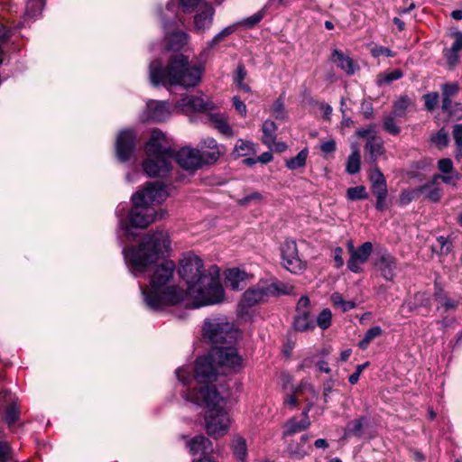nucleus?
<instances>
[{
	"instance_id": "f257e3e1",
	"label": "nucleus",
	"mask_w": 462,
	"mask_h": 462,
	"mask_svg": "<svg viewBox=\"0 0 462 462\" xmlns=\"http://www.w3.org/2000/svg\"><path fill=\"white\" fill-rule=\"evenodd\" d=\"M179 273L188 285L187 291H184V299H189L193 308L223 301L224 289L220 283V272L217 266L211 265L205 270L199 256L188 254L180 262Z\"/></svg>"
},
{
	"instance_id": "f03ea898",
	"label": "nucleus",
	"mask_w": 462,
	"mask_h": 462,
	"mask_svg": "<svg viewBox=\"0 0 462 462\" xmlns=\"http://www.w3.org/2000/svg\"><path fill=\"white\" fill-rule=\"evenodd\" d=\"M242 367L243 358L231 344L227 346H214L207 356L197 359L194 379L201 386L210 385L219 374L236 373ZM176 375L184 385H189L193 380L189 367L177 369Z\"/></svg>"
},
{
	"instance_id": "7ed1b4c3",
	"label": "nucleus",
	"mask_w": 462,
	"mask_h": 462,
	"mask_svg": "<svg viewBox=\"0 0 462 462\" xmlns=\"http://www.w3.org/2000/svg\"><path fill=\"white\" fill-rule=\"evenodd\" d=\"M203 70L200 64L191 65L188 56L176 54L165 67L159 60H152L149 65V79L153 86H179L188 89L200 83Z\"/></svg>"
},
{
	"instance_id": "20e7f679",
	"label": "nucleus",
	"mask_w": 462,
	"mask_h": 462,
	"mask_svg": "<svg viewBox=\"0 0 462 462\" xmlns=\"http://www.w3.org/2000/svg\"><path fill=\"white\" fill-rule=\"evenodd\" d=\"M185 398L206 409L205 428L209 436L218 439L226 434L230 420L225 409L226 402L215 386L203 385L198 391L188 390Z\"/></svg>"
},
{
	"instance_id": "39448f33",
	"label": "nucleus",
	"mask_w": 462,
	"mask_h": 462,
	"mask_svg": "<svg viewBox=\"0 0 462 462\" xmlns=\"http://www.w3.org/2000/svg\"><path fill=\"white\" fill-rule=\"evenodd\" d=\"M175 263L165 261L158 265L153 272L149 291L141 288L142 294L148 308L157 310L165 305H175L184 300V291L177 286H169L173 278Z\"/></svg>"
},
{
	"instance_id": "423d86ee",
	"label": "nucleus",
	"mask_w": 462,
	"mask_h": 462,
	"mask_svg": "<svg viewBox=\"0 0 462 462\" xmlns=\"http://www.w3.org/2000/svg\"><path fill=\"white\" fill-rule=\"evenodd\" d=\"M171 249L169 235L163 231L147 234L136 247L124 248L123 254L132 272L137 275L146 272L148 267Z\"/></svg>"
},
{
	"instance_id": "0eeeda50",
	"label": "nucleus",
	"mask_w": 462,
	"mask_h": 462,
	"mask_svg": "<svg viewBox=\"0 0 462 462\" xmlns=\"http://www.w3.org/2000/svg\"><path fill=\"white\" fill-rule=\"evenodd\" d=\"M146 158L143 170L149 177H164L171 170L174 151L168 146L167 137L162 131L154 129L144 146Z\"/></svg>"
},
{
	"instance_id": "6e6552de",
	"label": "nucleus",
	"mask_w": 462,
	"mask_h": 462,
	"mask_svg": "<svg viewBox=\"0 0 462 462\" xmlns=\"http://www.w3.org/2000/svg\"><path fill=\"white\" fill-rule=\"evenodd\" d=\"M203 335L212 344H232L238 337L235 324L225 316L207 319L203 324Z\"/></svg>"
},
{
	"instance_id": "1a4fd4ad",
	"label": "nucleus",
	"mask_w": 462,
	"mask_h": 462,
	"mask_svg": "<svg viewBox=\"0 0 462 462\" xmlns=\"http://www.w3.org/2000/svg\"><path fill=\"white\" fill-rule=\"evenodd\" d=\"M133 208L129 213V224L120 220V226L125 230V236H131V227L144 228L156 218H162L163 213H156L152 207H146L138 196H133Z\"/></svg>"
},
{
	"instance_id": "9d476101",
	"label": "nucleus",
	"mask_w": 462,
	"mask_h": 462,
	"mask_svg": "<svg viewBox=\"0 0 462 462\" xmlns=\"http://www.w3.org/2000/svg\"><path fill=\"white\" fill-rule=\"evenodd\" d=\"M270 288L266 282H260L256 285L246 290L237 306L239 315L246 313L247 309L266 300L269 298Z\"/></svg>"
},
{
	"instance_id": "9b49d317",
	"label": "nucleus",
	"mask_w": 462,
	"mask_h": 462,
	"mask_svg": "<svg viewBox=\"0 0 462 462\" xmlns=\"http://www.w3.org/2000/svg\"><path fill=\"white\" fill-rule=\"evenodd\" d=\"M282 265L292 273H300L306 269L298 253L297 244L293 240H286L281 247Z\"/></svg>"
},
{
	"instance_id": "f8f14e48",
	"label": "nucleus",
	"mask_w": 462,
	"mask_h": 462,
	"mask_svg": "<svg viewBox=\"0 0 462 462\" xmlns=\"http://www.w3.org/2000/svg\"><path fill=\"white\" fill-rule=\"evenodd\" d=\"M207 156L205 152H199L190 147H183L177 152H174L173 158L179 165L185 170H197L205 162Z\"/></svg>"
},
{
	"instance_id": "ddd939ff",
	"label": "nucleus",
	"mask_w": 462,
	"mask_h": 462,
	"mask_svg": "<svg viewBox=\"0 0 462 462\" xmlns=\"http://www.w3.org/2000/svg\"><path fill=\"white\" fill-rule=\"evenodd\" d=\"M133 196H138L143 205L152 207V204L163 202L169 196L166 187L161 181L148 182L145 188Z\"/></svg>"
},
{
	"instance_id": "4468645a",
	"label": "nucleus",
	"mask_w": 462,
	"mask_h": 462,
	"mask_svg": "<svg viewBox=\"0 0 462 462\" xmlns=\"http://www.w3.org/2000/svg\"><path fill=\"white\" fill-rule=\"evenodd\" d=\"M314 327V319L310 311V299L307 296H302L296 306L293 328L297 331H308L313 329Z\"/></svg>"
},
{
	"instance_id": "2eb2a0df",
	"label": "nucleus",
	"mask_w": 462,
	"mask_h": 462,
	"mask_svg": "<svg viewBox=\"0 0 462 462\" xmlns=\"http://www.w3.org/2000/svg\"><path fill=\"white\" fill-rule=\"evenodd\" d=\"M136 135L133 130L121 131L116 138V156L120 162H126L130 159L135 148Z\"/></svg>"
},
{
	"instance_id": "dca6fc26",
	"label": "nucleus",
	"mask_w": 462,
	"mask_h": 462,
	"mask_svg": "<svg viewBox=\"0 0 462 462\" xmlns=\"http://www.w3.org/2000/svg\"><path fill=\"white\" fill-rule=\"evenodd\" d=\"M372 251L371 242H365L356 249H350V258L347 261L348 269L355 273H360L363 271L362 266L367 262Z\"/></svg>"
},
{
	"instance_id": "f3484780",
	"label": "nucleus",
	"mask_w": 462,
	"mask_h": 462,
	"mask_svg": "<svg viewBox=\"0 0 462 462\" xmlns=\"http://www.w3.org/2000/svg\"><path fill=\"white\" fill-rule=\"evenodd\" d=\"M176 107L182 112H204L212 110L214 104L203 96H185L177 102Z\"/></svg>"
},
{
	"instance_id": "a211bd4d",
	"label": "nucleus",
	"mask_w": 462,
	"mask_h": 462,
	"mask_svg": "<svg viewBox=\"0 0 462 462\" xmlns=\"http://www.w3.org/2000/svg\"><path fill=\"white\" fill-rule=\"evenodd\" d=\"M215 11L212 5L203 4L199 6L193 18V30L197 33H203L212 25Z\"/></svg>"
},
{
	"instance_id": "6ab92c4d",
	"label": "nucleus",
	"mask_w": 462,
	"mask_h": 462,
	"mask_svg": "<svg viewBox=\"0 0 462 462\" xmlns=\"http://www.w3.org/2000/svg\"><path fill=\"white\" fill-rule=\"evenodd\" d=\"M170 116L171 111L167 102L151 100L146 105V108L143 115V120L161 122L169 118Z\"/></svg>"
},
{
	"instance_id": "aec40b11",
	"label": "nucleus",
	"mask_w": 462,
	"mask_h": 462,
	"mask_svg": "<svg viewBox=\"0 0 462 462\" xmlns=\"http://www.w3.org/2000/svg\"><path fill=\"white\" fill-rule=\"evenodd\" d=\"M374 265L385 280L392 281L393 279L396 263L394 257L389 253L383 251L374 262Z\"/></svg>"
},
{
	"instance_id": "412c9836",
	"label": "nucleus",
	"mask_w": 462,
	"mask_h": 462,
	"mask_svg": "<svg viewBox=\"0 0 462 462\" xmlns=\"http://www.w3.org/2000/svg\"><path fill=\"white\" fill-rule=\"evenodd\" d=\"M330 60L347 75H353L359 69L358 64L352 58L337 49L332 51Z\"/></svg>"
},
{
	"instance_id": "4be33fe9",
	"label": "nucleus",
	"mask_w": 462,
	"mask_h": 462,
	"mask_svg": "<svg viewBox=\"0 0 462 462\" xmlns=\"http://www.w3.org/2000/svg\"><path fill=\"white\" fill-rule=\"evenodd\" d=\"M187 447L192 455H207L213 451L211 441L203 435L195 436L189 439Z\"/></svg>"
},
{
	"instance_id": "5701e85b",
	"label": "nucleus",
	"mask_w": 462,
	"mask_h": 462,
	"mask_svg": "<svg viewBox=\"0 0 462 462\" xmlns=\"http://www.w3.org/2000/svg\"><path fill=\"white\" fill-rule=\"evenodd\" d=\"M434 295L437 301V310L441 316L454 311L458 306V300L448 297L440 288H436Z\"/></svg>"
},
{
	"instance_id": "b1692460",
	"label": "nucleus",
	"mask_w": 462,
	"mask_h": 462,
	"mask_svg": "<svg viewBox=\"0 0 462 462\" xmlns=\"http://www.w3.org/2000/svg\"><path fill=\"white\" fill-rule=\"evenodd\" d=\"M310 439L308 434H304L300 437V441H292L288 445L287 451L289 456L293 458L302 459L309 454L310 446H307Z\"/></svg>"
},
{
	"instance_id": "393cba45",
	"label": "nucleus",
	"mask_w": 462,
	"mask_h": 462,
	"mask_svg": "<svg viewBox=\"0 0 462 462\" xmlns=\"http://www.w3.org/2000/svg\"><path fill=\"white\" fill-rule=\"evenodd\" d=\"M248 275L237 268L229 269L226 275V284L234 291L242 290Z\"/></svg>"
},
{
	"instance_id": "a878e982",
	"label": "nucleus",
	"mask_w": 462,
	"mask_h": 462,
	"mask_svg": "<svg viewBox=\"0 0 462 462\" xmlns=\"http://www.w3.org/2000/svg\"><path fill=\"white\" fill-rule=\"evenodd\" d=\"M419 190L420 194H425V198L431 202H439L444 193L440 182H435L433 177L430 182L419 187Z\"/></svg>"
},
{
	"instance_id": "bb28decb",
	"label": "nucleus",
	"mask_w": 462,
	"mask_h": 462,
	"mask_svg": "<svg viewBox=\"0 0 462 462\" xmlns=\"http://www.w3.org/2000/svg\"><path fill=\"white\" fill-rule=\"evenodd\" d=\"M209 121L213 127L216 128L223 135L226 137H231L234 135L233 129L225 115L219 113L210 114Z\"/></svg>"
},
{
	"instance_id": "cd10ccee",
	"label": "nucleus",
	"mask_w": 462,
	"mask_h": 462,
	"mask_svg": "<svg viewBox=\"0 0 462 462\" xmlns=\"http://www.w3.org/2000/svg\"><path fill=\"white\" fill-rule=\"evenodd\" d=\"M365 149L369 152L366 161L371 165H374L378 157L384 152L383 142L381 139L372 137L371 139L367 140Z\"/></svg>"
},
{
	"instance_id": "c85d7f7f",
	"label": "nucleus",
	"mask_w": 462,
	"mask_h": 462,
	"mask_svg": "<svg viewBox=\"0 0 462 462\" xmlns=\"http://www.w3.org/2000/svg\"><path fill=\"white\" fill-rule=\"evenodd\" d=\"M310 426V421L309 419H302L301 420H297L295 417L291 418L285 424L283 430V437H290L296 433L301 432L307 430Z\"/></svg>"
},
{
	"instance_id": "c756f323",
	"label": "nucleus",
	"mask_w": 462,
	"mask_h": 462,
	"mask_svg": "<svg viewBox=\"0 0 462 462\" xmlns=\"http://www.w3.org/2000/svg\"><path fill=\"white\" fill-rule=\"evenodd\" d=\"M165 40L168 50L179 51L187 43L188 35L182 31H176L171 33L167 32Z\"/></svg>"
},
{
	"instance_id": "7c9ffc66",
	"label": "nucleus",
	"mask_w": 462,
	"mask_h": 462,
	"mask_svg": "<svg viewBox=\"0 0 462 462\" xmlns=\"http://www.w3.org/2000/svg\"><path fill=\"white\" fill-rule=\"evenodd\" d=\"M373 194L376 197L375 208L379 211L385 208V199L388 194L386 182L371 185Z\"/></svg>"
},
{
	"instance_id": "2f4dec72",
	"label": "nucleus",
	"mask_w": 462,
	"mask_h": 462,
	"mask_svg": "<svg viewBox=\"0 0 462 462\" xmlns=\"http://www.w3.org/2000/svg\"><path fill=\"white\" fill-rule=\"evenodd\" d=\"M276 129H277V126H276L275 123L271 120H266L263 124V126H262L263 143L270 148L273 147V144L275 141Z\"/></svg>"
},
{
	"instance_id": "473e14b6",
	"label": "nucleus",
	"mask_w": 462,
	"mask_h": 462,
	"mask_svg": "<svg viewBox=\"0 0 462 462\" xmlns=\"http://www.w3.org/2000/svg\"><path fill=\"white\" fill-rule=\"evenodd\" d=\"M254 144L246 140H237L233 153L236 157H245L254 153Z\"/></svg>"
},
{
	"instance_id": "72a5a7b5",
	"label": "nucleus",
	"mask_w": 462,
	"mask_h": 462,
	"mask_svg": "<svg viewBox=\"0 0 462 462\" xmlns=\"http://www.w3.org/2000/svg\"><path fill=\"white\" fill-rule=\"evenodd\" d=\"M203 143L204 146L209 149L208 152L204 151L207 154V156H204L206 158V163L216 162L220 156V152L216 140L213 138H207Z\"/></svg>"
},
{
	"instance_id": "f704fd0d",
	"label": "nucleus",
	"mask_w": 462,
	"mask_h": 462,
	"mask_svg": "<svg viewBox=\"0 0 462 462\" xmlns=\"http://www.w3.org/2000/svg\"><path fill=\"white\" fill-rule=\"evenodd\" d=\"M308 154L309 151L307 149L301 150L295 157L286 160V167L291 171L304 167L307 162Z\"/></svg>"
},
{
	"instance_id": "c9c22d12",
	"label": "nucleus",
	"mask_w": 462,
	"mask_h": 462,
	"mask_svg": "<svg viewBox=\"0 0 462 462\" xmlns=\"http://www.w3.org/2000/svg\"><path fill=\"white\" fill-rule=\"evenodd\" d=\"M360 153L357 148H355L347 158L346 171L349 174H356L360 171Z\"/></svg>"
},
{
	"instance_id": "e433bc0d",
	"label": "nucleus",
	"mask_w": 462,
	"mask_h": 462,
	"mask_svg": "<svg viewBox=\"0 0 462 462\" xmlns=\"http://www.w3.org/2000/svg\"><path fill=\"white\" fill-rule=\"evenodd\" d=\"M396 116L388 114L383 116V129L393 135H398L401 132V127L398 125Z\"/></svg>"
},
{
	"instance_id": "4c0bfd02",
	"label": "nucleus",
	"mask_w": 462,
	"mask_h": 462,
	"mask_svg": "<svg viewBox=\"0 0 462 462\" xmlns=\"http://www.w3.org/2000/svg\"><path fill=\"white\" fill-rule=\"evenodd\" d=\"M330 300L335 307L340 308L343 312H346L356 307L353 300H345L343 296L338 292H334L330 296Z\"/></svg>"
},
{
	"instance_id": "58836bf2",
	"label": "nucleus",
	"mask_w": 462,
	"mask_h": 462,
	"mask_svg": "<svg viewBox=\"0 0 462 462\" xmlns=\"http://www.w3.org/2000/svg\"><path fill=\"white\" fill-rule=\"evenodd\" d=\"M267 288H270L269 297L279 294H289L293 287L282 282H267Z\"/></svg>"
},
{
	"instance_id": "ea45409f",
	"label": "nucleus",
	"mask_w": 462,
	"mask_h": 462,
	"mask_svg": "<svg viewBox=\"0 0 462 462\" xmlns=\"http://www.w3.org/2000/svg\"><path fill=\"white\" fill-rule=\"evenodd\" d=\"M411 104V99L406 96H402L394 103L391 114L398 117H402Z\"/></svg>"
},
{
	"instance_id": "a19ab883",
	"label": "nucleus",
	"mask_w": 462,
	"mask_h": 462,
	"mask_svg": "<svg viewBox=\"0 0 462 462\" xmlns=\"http://www.w3.org/2000/svg\"><path fill=\"white\" fill-rule=\"evenodd\" d=\"M383 330L380 327L375 326L369 328L365 334L363 339L359 342L358 346L361 349H365L369 344L377 337H380Z\"/></svg>"
},
{
	"instance_id": "79ce46f5",
	"label": "nucleus",
	"mask_w": 462,
	"mask_h": 462,
	"mask_svg": "<svg viewBox=\"0 0 462 462\" xmlns=\"http://www.w3.org/2000/svg\"><path fill=\"white\" fill-rule=\"evenodd\" d=\"M364 418H359L349 421L345 429V437L351 435L360 436L364 426Z\"/></svg>"
},
{
	"instance_id": "37998d69",
	"label": "nucleus",
	"mask_w": 462,
	"mask_h": 462,
	"mask_svg": "<svg viewBox=\"0 0 462 462\" xmlns=\"http://www.w3.org/2000/svg\"><path fill=\"white\" fill-rule=\"evenodd\" d=\"M43 8L42 0H30L27 3L24 16L27 18H33L39 15Z\"/></svg>"
},
{
	"instance_id": "c03bdc74",
	"label": "nucleus",
	"mask_w": 462,
	"mask_h": 462,
	"mask_svg": "<svg viewBox=\"0 0 462 462\" xmlns=\"http://www.w3.org/2000/svg\"><path fill=\"white\" fill-rule=\"evenodd\" d=\"M433 178L435 182H439L441 180L445 184L456 187L461 176L457 171H455L448 174H435L433 175Z\"/></svg>"
},
{
	"instance_id": "a18cd8bd",
	"label": "nucleus",
	"mask_w": 462,
	"mask_h": 462,
	"mask_svg": "<svg viewBox=\"0 0 462 462\" xmlns=\"http://www.w3.org/2000/svg\"><path fill=\"white\" fill-rule=\"evenodd\" d=\"M232 448L234 455L237 459L244 461L246 457V443L242 438H237L233 441Z\"/></svg>"
},
{
	"instance_id": "49530a36",
	"label": "nucleus",
	"mask_w": 462,
	"mask_h": 462,
	"mask_svg": "<svg viewBox=\"0 0 462 462\" xmlns=\"http://www.w3.org/2000/svg\"><path fill=\"white\" fill-rule=\"evenodd\" d=\"M402 77H403L402 70L397 69H394L393 71H390V72H387L384 74H380L377 78V83L379 85L389 84L392 81L400 79Z\"/></svg>"
},
{
	"instance_id": "de8ad7c7",
	"label": "nucleus",
	"mask_w": 462,
	"mask_h": 462,
	"mask_svg": "<svg viewBox=\"0 0 462 462\" xmlns=\"http://www.w3.org/2000/svg\"><path fill=\"white\" fill-rule=\"evenodd\" d=\"M430 140L439 148L446 147L449 142L448 134L444 128L432 134Z\"/></svg>"
},
{
	"instance_id": "09e8293b",
	"label": "nucleus",
	"mask_w": 462,
	"mask_h": 462,
	"mask_svg": "<svg viewBox=\"0 0 462 462\" xmlns=\"http://www.w3.org/2000/svg\"><path fill=\"white\" fill-rule=\"evenodd\" d=\"M346 196L350 200L365 199L367 198V192L365 186H356L349 188L346 190Z\"/></svg>"
},
{
	"instance_id": "8fccbe9b",
	"label": "nucleus",
	"mask_w": 462,
	"mask_h": 462,
	"mask_svg": "<svg viewBox=\"0 0 462 462\" xmlns=\"http://www.w3.org/2000/svg\"><path fill=\"white\" fill-rule=\"evenodd\" d=\"M453 137L457 145L456 158L458 159L462 157V124L454 125Z\"/></svg>"
},
{
	"instance_id": "3c124183",
	"label": "nucleus",
	"mask_w": 462,
	"mask_h": 462,
	"mask_svg": "<svg viewBox=\"0 0 462 462\" xmlns=\"http://www.w3.org/2000/svg\"><path fill=\"white\" fill-rule=\"evenodd\" d=\"M332 313L329 309H324L317 318V325L322 328L327 329L331 325Z\"/></svg>"
},
{
	"instance_id": "603ef678",
	"label": "nucleus",
	"mask_w": 462,
	"mask_h": 462,
	"mask_svg": "<svg viewBox=\"0 0 462 462\" xmlns=\"http://www.w3.org/2000/svg\"><path fill=\"white\" fill-rule=\"evenodd\" d=\"M235 32V26H227L221 32L214 36V38L208 42V48H213L215 45L222 42L226 37L229 36Z\"/></svg>"
},
{
	"instance_id": "864d4df0",
	"label": "nucleus",
	"mask_w": 462,
	"mask_h": 462,
	"mask_svg": "<svg viewBox=\"0 0 462 462\" xmlns=\"http://www.w3.org/2000/svg\"><path fill=\"white\" fill-rule=\"evenodd\" d=\"M420 196V191L419 190V188L411 189V190H404L400 195V203L403 206L409 204L413 199H417Z\"/></svg>"
},
{
	"instance_id": "5fc2aeb1",
	"label": "nucleus",
	"mask_w": 462,
	"mask_h": 462,
	"mask_svg": "<svg viewBox=\"0 0 462 462\" xmlns=\"http://www.w3.org/2000/svg\"><path fill=\"white\" fill-rule=\"evenodd\" d=\"M459 84L457 82H447L441 86L442 96L445 97H452L459 91Z\"/></svg>"
},
{
	"instance_id": "6e6d98bb",
	"label": "nucleus",
	"mask_w": 462,
	"mask_h": 462,
	"mask_svg": "<svg viewBox=\"0 0 462 462\" xmlns=\"http://www.w3.org/2000/svg\"><path fill=\"white\" fill-rule=\"evenodd\" d=\"M439 93L438 92H430L428 94H425L423 96V99L425 102V108L428 111H432L436 108L438 103H439Z\"/></svg>"
},
{
	"instance_id": "4d7b16f0",
	"label": "nucleus",
	"mask_w": 462,
	"mask_h": 462,
	"mask_svg": "<svg viewBox=\"0 0 462 462\" xmlns=\"http://www.w3.org/2000/svg\"><path fill=\"white\" fill-rule=\"evenodd\" d=\"M273 115L276 119L283 120L286 118V110L283 101L278 98L273 105Z\"/></svg>"
},
{
	"instance_id": "13d9d810",
	"label": "nucleus",
	"mask_w": 462,
	"mask_h": 462,
	"mask_svg": "<svg viewBox=\"0 0 462 462\" xmlns=\"http://www.w3.org/2000/svg\"><path fill=\"white\" fill-rule=\"evenodd\" d=\"M438 169L441 174H448L457 171L454 168L453 162L449 158H442L439 160Z\"/></svg>"
},
{
	"instance_id": "bf43d9fd",
	"label": "nucleus",
	"mask_w": 462,
	"mask_h": 462,
	"mask_svg": "<svg viewBox=\"0 0 462 462\" xmlns=\"http://www.w3.org/2000/svg\"><path fill=\"white\" fill-rule=\"evenodd\" d=\"M373 166L374 168L370 171L369 173L371 185L379 184L381 182H386L383 172L375 166V164Z\"/></svg>"
},
{
	"instance_id": "052dcab7",
	"label": "nucleus",
	"mask_w": 462,
	"mask_h": 462,
	"mask_svg": "<svg viewBox=\"0 0 462 462\" xmlns=\"http://www.w3.org/2000/svg\"><path fill=\"white\" fill-rule=\"evenodd\" d=\"M437 242L441 254H448L451 252L452 244L448 238L440 236L437 238Z\"/></svg>"
},
{
	"instance_id": "680f3d73",
	"label": "nucleus",
	"mask_w": 462,
	"mask_h": 462,
	"mask_svg": "<svg viewBox=\"0 0 462 462\" xmlns=\"http://www.w3.org/2000/svg\"><path fill=\"white\" fill-rule=\"evenodd\" d=\"M263 199V196L258 191H254L251 194L244 197L243 199H239L237 202L240 206H247L253 201L259 202Z\"/></svg>"
},
{
	"instance_id": "e2e57ef3",
	"label": "nucleus",
	"mask_w": 462,
	"mask_h": 462,
	"mask_svg": "<svg viewBox=\"0 0 462 462\" xmlns=\"http://www.w3.org/2000/svg\"><path fill=\"white\" fill-rule=\"evenodd\" d=\"M18 410L14 405H10L5 412V420L9 424H14L18 419Z\"/></svg>"
},
{
	"instance_id": "0e129e2a",
	"label": "nucleus",
	"mask_w": 462,
	"mask_h": 462,
	"mask_svg": "<svg viewBox=\"0 0 462 462\" xmlns=\"http://www.w3.org/2000/svg\"><path fill=\"white\" fill-rule=\"evenodd\" d=\"M10 36V32L4 26L0 24V65L3 63V44L6 42Z\"/></svg>"
},
{
	"instance_id": "69168bd1",
	"label": "nucleus",
	"mask_w": 462,
	"mask_h": 462,
	"mask_svg": "<svg viewBox=\"0 0 462 462\" xmlns=\"http://www.w3.org/2000/svg\"><path fill=\"white\" fill-rule=\"evenodd\" d=\"M233 105L235 106L236 111L243 117L246 116L247 108L245 104L240 99L239 97L235 96L232 98Z\"/></svg>"
},
{
	"instance_id": "338daca9",
	"label": "nucleus",
	"mask_w": 462,
	"mask_h": 462,
	"mask_svg": "<svg viewBox=\"0 0 462 462\" xmlns=\"http://www.w3.org/2000/svg\"><path fill=\"white\" fill-rule=\"evenodd\" d=\"M371 53L374 58H378L382 55L386 56V57H393L394 56L393 52L390 49L383 47V46L374 47L371 50Z\"/></svg>"
},
{
	"instance_id": "774afa93",
	"label": "nucleus",
	"mask_w": 462,
	"mask_h": 462,
	"mask_svg": "<svg viewBox=\"0 0 462 462\" xmlns=\"http://www.w3.org/2000/svg\"><path fill=\"white\" fill-rule=\"evenodd\" d=\"M457 51H454L453 49H446L444 51V56L447 59V61L448 65L455 66L458 60V55Z\"/></svg>"
}]
</instances>
